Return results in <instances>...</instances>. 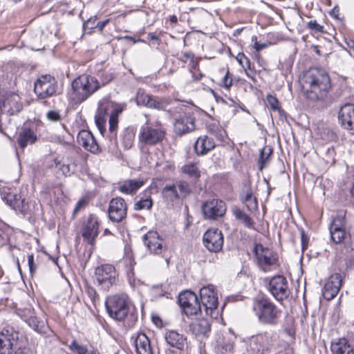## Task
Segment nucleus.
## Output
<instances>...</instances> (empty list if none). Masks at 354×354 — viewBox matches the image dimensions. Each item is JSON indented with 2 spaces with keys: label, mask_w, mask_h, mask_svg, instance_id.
Instances as JSON below:
<instances>
[{
  "label": "nucleus",
  "mask_w": 354,
  "mask_h": 354,
  "mask_svg": "<svg viewBox=\"0 0 354 354\" xmlns=\"http://www.w3.org/2000/svg\"><path fill=\"white\" fill-rule=\"evenodd\" d=\"M215 147L213 139L207 136L199 137L195 142L194 149L198 155H205Z\"/></svg>",
  "instance_id": "obj_27"
},
{
  "label": "nucleus",
  "mask_w": 354,
  "mask_h": 354,
  "mask_svg": "<svg viewBox=\"0 0 354 354\" xmlns=\"http://www.w3.org/2000/svg\"><path fill=\"white\" fill-rule=\"evenodd\" d=\"M15 194L6 192L5 189L1 190V197L2 200L6 201V203L8 205L11 201L12 200L13 197H15Z\"/></svg>",
  "instance_id": "obj_55"
},
{
  "label": "nucleus",
  "mask_w": 354,
  "mask_h": 354,
  "mask_svg": "<svg viewBox=\"0 0 354 354\" xmlns=\"http://www.w3.org/2000/svg\"><path fill=\"white\" fill-rule=\"evenodd\" d=\"M236 59L238 63L241 66V67L244 69L245 74L247 76L254 81L255 73L252 71L251 68V64L250 59L245 55L243 53H239L236 56Z\"/></svg>",
  "instance_id": "obj_36"
},
{
  "label": "nucleus",
  "mask_w": 354,
  "mask_h": 354,
  "mask_svg": "<svg viewBox=\"0 0 354 354\" xmlns=\"http://www.w3.org/2000/svg\"><path fill=\"white\" fill-rule=\"evenodd\" d=\"M232 212L236 219L243 224L245 227L254 229V221L245 212L236 207L232 209Z\"/></svg>",
  "instance_id": "obj_33"
},
{
  "label": "nucleus",
  "mask_w": 354,
  "mask_h": 354,
  "mask_svg": "<svg viewBox=\"0 0 354 354\" xmlns=\"http://www.w3.org/2000/svg\"><path fill=\"white\" fill-rule=\"evenodd\" d=\"M56 167L62 171V174L65 176H70L72 171H71L70 165L68 163H62L59 162L56 164Z\"/></svg>",
  "instance_id": "obj_51"
},
{
  "label": "nucleus",
  "mask_w": 354,
  "mask_h": 354,
  "mask_svg": "<svg viewBox=\"0 0 354 354\" xmlns=\"http://www.w3.org/2000/svg\"><path fill=\"white\" fill-rule=\"evenodd\" d=\"M165 339L167 343L172 347L178 350H183L186 344L187 338L183 334L176 330H168L165 334Z\"/></svg>",
  "instance_id": "obj_24"
},
{
  "label": "nucleus",
  "mask_w": 354,
  "mask_h": 354,
  "mask_svg": "<svg viewBox=\"0 0 354 354\" xmlns=\"http://www.w3.org/2000/svg\"><path fill=\"white\" fill-rule=\"evenodd\" d=\"M180 198H185L191 192L189 183L185 180L176 181L174 183Z\"/></svg>",
  "instance_id": "obj_40"
},
{
  "label": "nucleus",
  "mask_w": 354,
  "mask_h": 354,
  "mask_svg": "<svg viewBox=\"0 0 354 354\" xmlns=\"http://www.w3.org/2000/svg\"><path fill=\"white\" fill-rule=\"evenodd\" d=\"M71 351H75L77 354H87L88 349L86 346L79 344L76 341H73L69 346Z\"/></svg>",
  "instance_id": "obj_48"
},
{
  "label": "nucleus",
  "mask_w": 354,
  "mask_h": 354,
  "mask_svg": "<svg viewBox=\"0 0 354 354\" xmlns=\"http://www.w3.org/2000/svg\"><path fill=\"white\" fill-rule=\"evenodd\" d=\"M342 283L341 274L335 273L330 276L322 289V295L326 300L333 299L338 293Z\"/></svg>",
  "instance_id": "obj_18"
},
{
  "label": "nucleus",
  "mask_w": 354,
  "mask_h": 354,
  "mask_svg": "<svg viewBox=\"0 0 354 354\" xmlns=\"http://www.w3.org/2000/svg\"><path fill=\"white\" fill-rule=\"evenodd\" d=\"M203 244L212 252H219L223 245V236L221 230L216 228L209 229L203 236Z\"/></svg>",
  "instance_id": "obj_14"
},
{
  "label": "nucleus",
  "mask_w": 354,
  "mask_h": 354,
  "mask_svg": "<svg viewBox=\"0 0 354 354\" xmlns=\"http://www.w3.org/2000/svg\"><path fill=\"white\" fill-rule=\"evenodd\" d=\"M47 118L52 122L59 121L62 118L61 115L57 111H50L46 114Z\"/></svg>",
  "instance_id": "obj_53"
},
{
  "label": "nucleus",
  "mask_w": 354,
  "mask_h": 354,
  "mask_svg": "<svg viewBox=\"0 0 354 354\" xmlns=\"http://www.w3.org/2000/svg\"><path fill=\"white\" fill-rule=\"evenodd\" d=\"M183 56L184 57L183 62H187L188 59H194V55L189 52H185L183 53Z\"/></svg>",
  "instance_id": "obj_62"
},
{
  "label": "nucleus",
  "mask_w": 354,
  "mask_h": 354,
  "mask_svg": "<svg viewBox=\"0 0 354 354\" xmlns=\"http://www.w3.org/2000/svg\"><path fill=\"white\" fill-rule=\"evenodd\" d=\"M338 122L345 129H354V104L346 103L340 107Z\"/></svg>",
  "instance_id": "obj_19"
},
{
  "label": "nucleus",
  "mask_w": 354,
  "mask_h": 354,
  "mask_svg": "<svg viewBox=\"0 0 354 354\" xmlns=\"http://www.w3.org/2000/svg\"><path fill=\"white\" fill-rule=\"evenodd\" d=\"M230 73L227 71L225 76L222 78L220 85L229 89L232 85V79L230 77Z\"/></svg>",
  "instance_id": "obj_52"
},
{
  "label": "nucleus",
  "mask_w": 354,
  "mask_h": 354,
  "mask_svg": "<svg viewBox=\"0 0 354 354\" xmlns=\"http://www.w3.org/2000/svg\"><path fill=\"white\" fill-rule=\"evenodd\" d=\"M109 22V19H106L103 21H97L96 24V27L99 29L100 31H102L104 27L106 26V24Z\"/></svg>",
  "instance_id": "obj_61"
},
{
  "label": "nucleus",
  "mask_w": 354,
  "mask_h": 354,
  "mask_svg": "<svg viewBox=\"0 0 354 354\" xmlns=\"http://www.w3.org/2000/svg\"><path fill=\"white\" fill-rule=\"evenodd\" d=\"M18 333L12 327H6L0 331V354H11L12 347L18 339Z\"/></svg>",
  "instance_id": "obj_16"
},
{
  "label": "nucleus",
  "mask_w": 354,
  "mask_h": 354,
  "mask_svg": "<svg viewBox=\"0 0 354 354\" xmlns=\"http://www.w3.org/2000/svg\"><path fill=\"white\" fill-rule=\"evenodd\" d=\"M26 322L30 327L39 334L47 335L48 332L50 331L49 328L44 322L39 320L36 317H30Z\"/></svg>",
  "instance_id": "obj_35"
},
{
  "label": "nucleus",
  "mask_w": 354,
  "mask_h": 354,
  "mask_svg": "<svg viewBox=\"0 0 354 354\" xmlns=\"http://www.w3.org/2000/svg\"><path fill=\"white\" fill-rule=\"evenodd\" d=\"M14 354H29V350L26 348H19Z\"/></svg>",
  "instance_id": "obj_64"
},
{
  "label": "nucleus",
  "mask_w": 354,
  "mask_h": 354,
  "mask_svg": "<svg viewBox=\"0 0 354 354\" xmlns=\"http://www.w3.org/2000/svg\"><path fill=\"white\" fill-rule=\"evenodd\" d=\"M254 254L259 265L261 267L274 266L277 263V257L273 250L263 247L261 244L256 245Z\"/></svg>",
  "instance_id": "obj_17"
},
{
  "label": "nucleus",
  "mask_w": 354,
  "mask_h": 354,
  "mask_svg": "<svg viewBox=\"0 0 354 354\" xmlns=\"http://www.w3.org/2000/svg\"><path fill=\"white\" fill-rule=\"evenodd\" d=\"M105 104V107L109 113V117H114L118 119V115L124 111L126 107L124 104H118L110 101L108 99H102Z\"/></svg>",
  "instance_id": "obj_34"
},
{
  "label": "nucleus",
  "mask_w": 354,
  "mask_h": 354,
  "mask_svg": "<svg viewBox=\"0 0 354 354\" xmlns=\"http://www.w3.org/2000/svg\"><path fill=\"white\" fill-rule=\"evenodd\" d=\"M96 281L104 290H108L116 282L118 274L115 267L111 264H104L95 270Z\"/></svg>",
  "instance_id": "obj_10"
},
{
  "label": "nucleus",
  "mask_w": 354,
  "mask_h": 354,
  "mask_svg": "<svg viewBox=\"0 0 354 354\" xmlns=\"http://www.w3.org/2000/svg\"><path fill=\"white\" fill-rule=\"evenodd\" d=\"M137 354H153L149 337L145 333H139L135 339Z\"/></svg>",
  "instance_id": "obj_26"
},
{
  "label": "nucleus",
  "mask_w": 354,
  "mask_h": 354,
  "mask_svg": "<svg viewBox=\"0 0 354 354\" xmlns=\"http://www.w3.org/2000/svg\"><path fill=\"white\" fill-rule=\"evenodd\" d=\"M252 310L261 325L275 326L280 322L282 313L281 309L268 297L255 298Z\"/></svg>",
  "instance_id": "obj_3"
},
{
  "label": "nucleus",
  "mask_w": 354,
  "mask_h": 354,
  "mask_svg": "<svg viewBox=\"0 0 354 354\" xmlns=\"http://www.w3.org/2000/svg\"><path fill=\"white\" fill-rule=\"evenodd\" d=\"M109 116V113L105 107L103 100L98 103L97 110L95 115V124L102 134L106 130V119Z\"/></svg>",
  "instance_id": "obj_25"
},
{
  "label": "nucleus",
  "mask_w": 354,
  "mask_h": 354,
  "mask_svg": "<svg viewBox=\"0 0 354 354\" xmlns=\"http://www.w3.org/2000/svg\"><path fill=\"white\" fill-rule=\"evenodd\" d=\"M307 236H306L304 231H301V243H302V249L305 250L307 247Z\"/></svg>",
  "instance_id": "obj_60"
},
{
  "label": "nucleus",
  "mask_w": 354,
  "mask_h": 354,
  "mask_svg": "<svg viewBox=\"0 0 354 354\" xmlns=\"http://www.w3.org/2000/svg\"><path fill=\"white\" fill-rule=\"evenodd\" d=\"M127 205L121 197L112 198L109 205L108 214L109 219L115 223L122 221L127 216Z\"/></svg>",
  "instance_id": "obj_15"
},
{
  "label": "nucleus",
  "mask_w": 354,
  "mask_h": 354,
  "mask_svg": "<svg viewBox=\"0 0 354 354\" xmlns=\"http://www.w3.org/2000/svg\"><path fill=\"white\" fill-rule=\"evenodd\" d=\"M96 24H97V19L96 18H90L89 19H88L86 22H84V29L85 31H86L87 30H92L95 28H97L96 27Z\"/></svg>",
  "instance_id": "obj_56"
},
{
  "label": "nucleus",
  "mask_w": 354,
  "mask_h": 354,
  "mask_svg": "<svg viewBox=\"0 0 354 354\" xmlns=\"http://www.w3.org/2000/svg\"><path fill=\"white\" fill-rule=\"evenodd\" d=\"M330 238L336 243H339L345 239L346 233L345 230H330Z\"/></svg>",
  "instance_id": "obj_44"
},
{
  "label": "nucleus",
  "mask_w": 354,
  "mask_h": 354,
  "mask_svg": "<svg viewBox=\"0 0 354 354\" xmlns=\"http://www.w3.org/2000/svg\"><path fill=\"white\" fill-rule=\"evenodd\" d=\"M233 348V343L230 338L223 335H218L214 346L215 352L217 354H226L230 352Z\"/></svg>",
  "instance_id": "obj_30"
},
{
  "label": "nucleus",
  "mask_w": 354,
  "mask_h": 354,
  "mask_svg": "<svg viewBox=\"0 0 354 354\" xmlns=\"http://www.w3.org/2000/svg\"><path fill=\"white\" fill-rule=\"evenodd\" d=\"M109 315L119 322L126 321L129 327L137 322V313L135 306L125 294L109 296L105 302Z\"/></svg>",
  "instance_id": "obj_2"
},
{
  "label": "nucleus",
  "mask_w": 354,
  "mask_h": 354,
  "mask_svg": "<svg viewBox=\"0 0 354 354\" xmlns=\"http://www.w3.org/2000/svg\"><path fill=\"white\" fill-rule=\"evenodd\" d=\"M86 205V201L84 200V199H82L80 201H79L75 208H74V210H73V214H77L78 212H80L82 208H84Z\"/></svg>",
  "instance_id": "obj_59"
},
{
  "label": "nucleus",
  "mask_w": 354,
  "mask_h": 354,
  "mask_svg": "<svg viewBox=\"0 0 354 354\" xmlns=\"http://www.w3.org/2000/svg\"><path fill=\"white\" fill-rule=\"evenodd\" d=\"M145 245L154 254H161L164 250L163 239L156 231H149L143 236Z\"/></svg>",
  "instance_id": "obj_20"
},
{
  "label": "nucleus",
  "mask_w": 354,
  "mask_h": 354,
  "mask_svg": "<svg viewBox=\"0 0 354 354\" xmlns=\"http://www.w3.org/2000/svg\"><path fill=\"white\" fill-rule=\"evenodd\" d=\"M166 135V129L160 122L147 120L142 125L138 136L140 147H154L161 144Z\"/></svg>",
  "instance_id": "obj_5"
},
{
  "label": "nucleus",
  "mask_w": 354,
  "mask_h": 354,
  "mask_svg": "<svg viewBox=\"0 0 354 354\" xmlns=\"http://www.w3.org/2000/svg\"><path fill=\"white\" fill-rule=\"evenodd\" d=\"M153 205V201L151 197H147L146 198H142L137 201L134 204V209L136 210H141V209H149L151 208Z\"/></svg>",
  "instance_id": "obj_42"
},
{
  "label": "nucleus",
  "mask_w": 354,
  "mask_h": 354,
  "mask_svg": "<svg viewBox=\"0 0 354 354\" xmlns=\"http://www.w3.org/2000/svg\"><path fill=\"white\" fill-rule=\"evenodd\" d=\"M71 87L72 100L75 104H80L100 88V83L95 77L82 75L72 82Z\"/></svg>",
  "instance_id": "obj_4"
},
{
  "label": "nucleus",
  "mask_w": 354,
  "mask_h": 354,
  "mask_svg": "<svg viewBox=\"0 0 354 354\" xmlns=\"http://www.w3.org/2000/svg\"><path fill=\"white\" fill-rule=\"evenodd\" d=\"M308 28L315 30L317 32H323V26L319 24L315 20L310 21L307 24Z\"/></svg>",
  "instance_id": "obj_54"
},
{
  "label": "nucleus",
  "mask_w": 354,
  "mask_h": 354,
  "mask_svg": "<svg viewBox=\"0 0 354 354\" xmlns=\"http://www.w3.org/2000/svg\"><path fill=\"white\" fill-rule=\"evenodd\" d=\"M191 329L196 335H205L210 331V324L207 319H201L191 324Z\"/></svg>",
  "instance_id": "obj_31"
},
{
  "label": "nucleus",
  "mask_w": 354,
  "mask_h": 354,
  "mask_svg": "<svg viewBox=\"0 0 354 354\" xmlns=\"http://www.w3.org/2000/svg\"><path fill=\"white\" fill-rule=\"evenodd\" d=\"M57 81L50 75H44L35 82L34 92L41 99L53 96L57 91Z\"/></svg>",
  "instance_id": "obj_8"
},
{
  "label": "nucleus",
  "mask_w": 354,
  "mask_h": 354,
  "mask_svg": "<svg viewBox=\"0 0 354 354\" xmlns=\"http://www.w3.org/2000/svg\"><path fill=\"white\" fill-rule=\"evenodd\" d=\"M182 172L185 174H187L190 177L198 178L200 177V171L198 168L194 163H189L184 165L181 168Z\"/></svg>",
  "instance_id": "obj_41"
},
{
  "label": "nucleus",
  "mask_w": 354,
  "mask_h": 354,
  "mask_svg": "<svg viewBox=\"0 0 354 354\" xmlns=\"http://www.w3.org/2000/svg\"><path fill=\"white\" fill-rule=\"evenodd\" d=\"M169 103L164 100H158L154 97H151L147 107L157 109L158 111H167L171 115H174V112L171 108L168 109Z\"/></svg>",
  "instance_id": "obj_38"
},
{
  "label": "nucleus",
  "mask_w": 354,
  "mask_h": 354,
  "mask_svg": "<svg viewBox=\"0 0 354 354\" xmlns=\"http://www.w3.org/2000/svg\"><path fill=\"white\" fill-rule=\"evenodd\" d=\"M114 78V73L111 70L103 71L100 73V87L105 86L112 81Z\"/></svg>",
  "instance_id": "obj_45"
},
{
  "label": "nucleus",
  "mask_w": 354,
  "mask_h": 354,
  "mask_svg": "<svg viewBox=\"0 0 354 354\" xmlns=\"http://www.w3.org/2000/svg\"><path fill=\"white\" fill-rule=\"evenodd\" d=\"M15 197H13L8 205L17 212H19L24 215L28 209V204L20 194H15Z\"/></svg>",
  "instance_id": "obj_37"
},
{
  "label": "nucleus",
  "mask_w": 354,
  "mask_h": 354,
  "mask_svg": "<svg viewBox=\"0 0 354 354\" xmlns=\"http://www.w3.org/2000/svg\"><path fill=\"white\" fill-rule=\"evenodd\" d=\"M135 135L132 131H127L122 138V143L126 149H130L133 145Z\"/></svg>",
  "instance_id": "obj_47"
},
{
  "label": "nucleus",
  "mask_w": 354,
  "mask_h": 354,
  "mask_svg": "<svg viewBox=\"0 0 354 354\" xmlns=\"http://www.w3.org/2000/svg\"><path fill=\"white\" fill-rule=\"evenodd\" d=\"M28 263L30 272L31 274H33V273L35 272V270H36V266L35 265V263H34L33 254H28Z\"/></svg>",
  "instance_id": "obj_58"
},
{
  "label": "nucleus",
  "mask_w": 354,
  "mask_h": 354,
  "mask_svg": "<svg viewBox=\"0 0 354 354\" xmlns=\"http://www.w3.org/2000/svg\"><path fill=\"white\" fill-rule=\"evenodd\" d=\"M118 119H115L114 117H109V132L112 138L116 137V129L118 127Z\"/></svg>",
  "instance_id": "obj_50"
},
{
  "label": "nucleus",
  "mask_w": 354,
  "mask_h": 354,
  "mask_svg": "<svg viewBox=\"0 0 354 354\" xmlns=\"http://www.w3.org/2000/svg\"><path fill=\"white\" fill-rule=\"evenodd\" d=\"M77 142L85 149L92 153H96L99 151V146L93 135L89 131H80L77 136Z\"/></svg>",
  "instance_id": "obj_22"
},
{
  "label": "nucleus",
  "mask_w": 354,
  "mask_h": 354,
  "mask_svg": "<svg viewBox=\"0 0 354 354\" xmlns=\"http://www.w3.org/2000/svg\"><path fill=\"white\" fill-rule=\"evenodd\" d=\"M246 344L249 354H268L271 351L272 338L267 332L260 333L248 338Z\"/></svg>",
  "instance_id": "obj_6"
},
{
  "label": "nucleus",
  "mask_w": 354,
  "mask_h": 354,
  "mask_svg": "<svg viewBox=\"0 0 354 354\" xmlns=\"http://www.w3.org/2000/svg\"><path fill=\"white\" fill-rule=\"evenodd\" d=\"M240 198L245 204L248 211L252 212L258 209V202L257 198L253 195L251 186L248 183L243 185L242 191L240 194Z\"/></svg>",
  "instance_id": "obj_23"
},
{
  "label": "nucleus",
  "mask_w": 354,
  "mask_h": 354,
  "mask_svg": "<svg viewBox=\"0 0 354 354\" xmlns=\"http://www.w3.org/2000/svg\"><path fill=\"white\" fill-rule=\"evenodd\" d=\"M178 302L187 317L196 315L201 311L202 306L194 292L186 290L180 293Z\"/></svg>",
  "instance_id": "obj_11"
},
{
  "label": "nucleus",
  "mask_w": 354,
  "mask_h": 354,
  "mask_svg": "<svg viewBox=\"0 0 354 354\" xmlns=\"http://www.w3.org/2000/svg\"><path fill=\"white\" fill-rule=\"evenodd\" d=\"M329 230H345V218L342 216L335 217L330 225Z\"/></svg>",
  "instance_id": "obj_46"
},
{
  "label": "nucleus",
  "mask_w": 354,
  "mask_h": 354,
  "mask_svg": "<svg viewBox=\"0 0 354 354\" xmlns=\"http://www.w3.org/2000/svg\"><path fill=\"white\" fill-rule=\"evenodd\" d=\"M151 97H152L151 95H148L147 93H145L143 91L139 90L137 92V94L136 96V100L138 105H142V106H147Z\"/></svg>",
  "instance_id": "obj_43"
},
{
  "label": "nucleus",
  "mask_w": 354,
  "mask_h": 354,
  "mask_svg": "<svg viewBox=\"0 0 354 354\" xmlns=\"http://www.w3.org/2000/svg\"><path fill=\"white\" fill-rule=\"evenodd\" d=\"M200 297L202 306L205 313L212 317L218 315V296L217 292L212 285L203 287L200 290Z\"/></svg>",
  "instance_id": "obj_7"
},
{
  "label": "nucleus",
  "mask_w": 354,
  "mask_h": 354,
  "mask_svg": "<svg viewBox=\"0 0 354 354\" xmlns=\"http://www.w3.org/2000/svg\"><path fill=\"white\" fill-rule=\"evenodd\" d=\"M163 197L171 202L180 198L178 192L174 184L167 185L162 190Z\"/></svg>",
  "instance_id": "obj_39"
},
{
  "label": "nucleus",
  "mask_w": 354,
  "mask_h": 354,
  "mask_svg": "<svg viewBox=\"0 0 354 354\" xmlns=\"http://www.w3.org/2000/svg\"><path fill=\"white\" fill-rule=\"evenodd\" d=\"M36 140V134L30 128L24 129L17 137L18 145L21 149H24L29 144H33Z\"/></svg>",
  "instance_id": "obj_29"
},
{
  "label": "nucleus",
  "mask_w": 354,
  "mask_h": 354,
  "mask_svg": "<svg viewBox=\"0 0 354 354\" xmlns=\"http://www.w3.org/2000/svg\"><path fill=\"white\" fill-rule=\"evenodd\" d=\"M259 167H260V169H262V168L263 167V165L266 162V159L264 158V153H263V151H261V153H260V157H259Z\"/></svg>",
  "instance_id": "obj_63"
},
{
  "label": "nucleus",
  "mask_w": 354,
  "mask_h": 354,
  "mask_svg": "<svg viewBox=\"0 0 354 354\" xmlns=\"http://www.w3.org/2000/svg\"><path fill=\"white\" fill-rule=\"evenodd\" d=\"M266 99L268 104L273 111H279L280 113L283 112L279 106L278 100L274 96L268 95H267Z\"/></svg>",
  "instance_id": "obj_49"
},
{
  "label": "nucleus",
  "mask_w": 354,
  "mask_h": 354,
  "mask_svg": "<svg viewBox=\"0 0 354 354\" xmlns=\"http://www.w3.org/2000/svg\"><path fill=\"white\" fill-rule=\"evenodd\" d=\"M331 351L333 354H354L351 346L346 338H340L331 343Z\"/></svg>",
  "instance_id": "obj_28"
},
{
  "label": "nucleus",
  "mask_w": 354,
  "mask_h": 354,
  "mask_svg": "<svg viewBox=\"0 0 354 354\" xmlns=\"http://www.w3.org/2000/svg\"><path fill=\"white\" fill-rule=\"evenodd\" d=\"M99 219L95 214H90L83 223L81 233L84 241L93 245L99 234Z\"/></svg>",
  "instance_id": "obj_13"
},
{
  "label": "nucleus",
  "mask_w": 354,
  "mask_h": 354,
  "mask_svg": "<svg viewBox=\"0 0 354 354\" xmlns=\"http://www.w3.org/2000/svg\"><path fill=\"white\" fill-rule=\"evenodd\" d=\"M301 81L307 98L313 101H328L332 85L328 73L324 69L310 68L303 74Z\"/></svg>",
  "instance_id": "obj_1"
},
{
  "label": "nucleus",
  "mask_w": 354,
  "mask_h": 354,
  "mask_svg": "<svg viewBox=\"0 0 354 354\" xmlns=\"http://www.w3.org/2000/svg\"><path fill=\"white\" fill-rule=\"evenodd\" d=\"M144 184L142 180H127L119 187V190L122 193L131 194L137 191Z\"/></svg>",
  "instance_id": "obj_32"
},
{
  "label": "nucleus",
  "mask_w": 354,
  "mask_h": 354,
  "mask_svg": "<svg viewBox=\"0 0 354 354\" xmlns=\"http://www.w3.org/2000/svg\"><path fill=\"white\" fill-rule=\"evenodd\" d=\"M268 289L271 295L279 301L287 299L290 293L286 278L282 275L272 277L268 283Z\"/></svg>",
  "instance_id": "obj_9"
},
{
  "label": "nucleus",
  "mask_w": 354,
  "mask_h": 354,
  "mask_svg": "<svg viewBox=\"0 0 354 354\" xmlns=\"http://www.w3.org/2000/svg\"><path fill=\"white\" fill-rule=\"evenodd\" d=\"M201 208L205 218L209 220H216L222 217L226 212L225 202L215 198L205 201Z\"/></svg>",
  "instance_id": "obj_12"
},
{
  "label": "nucleus",
  "mask_w": 354,
  "mask_h": 354,
  "mask_svg": "<svg viewBox=\"0 0 354 354\" xmlns=\"http://www.w3.org/2000/svg\"><path fill=\"white\" fill-rule=\"evenodd\" d=\"M195 129V118L189 115H185L176 119L174 130L176 134L182 136Z\"/></svg>",
  "instance_id": "obj_21"
},
{
  "label": "nucleus",
  "mask_w": 354,
  "mask_h": 354,
  "mask_svg": "<svg viewBox=\"0 0 354 354\" xmlns=\"http://www.w3.org/2000/svg\"><path fill=\"white\" fill-rule=\"evenodd\" d=\"M252 42L253 44L254 48L257 52H259L260 50L266 48L268 46V44L266 43L259 44L257 41V37L256 36L252 37Z\"/></svg>",
  "instance_id": "obj_57"
}]
</instances>
